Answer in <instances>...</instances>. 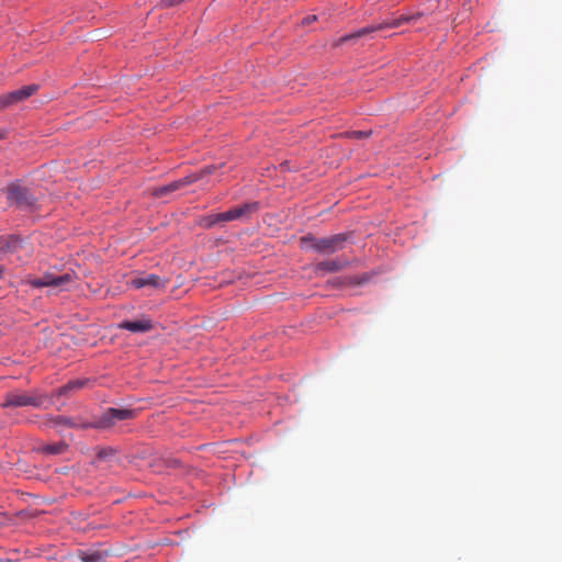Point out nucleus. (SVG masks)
<instances>
[{
    "label": "nucleus",
    "instance_id": "nucleus-1",
    "mask_svg": "<svg viewBox=\"0 0 562 562\" xmlns=\"http://www.w3.org/2000/svg\"><path fill=\"white\" fill-rule=\"evenodd\" d=\"M351 238L350 233H340L329 237L315 238L311 235L302 237V243L322 255H331L345 248L346 243Z\"/></svg>",
    "mask_w": 562,
    "mask_h": 562
},
{
    "label": "nucleus",
    "instance_id": "nucleus-2",
    "mask_svg": "<svg viewBox=\"0 0 562 562\" xmlns=\"http://www.w3.org/2000/svg\"><path fill=\"white\" fill-rule=\"evenodd\" d=\"M47 401V395L37 390H33L31 392L12 391L4 395L1 407L9 408L31 406L40 408L43 407Z\"/></svg>",
    "mask_w": 562,
    "mask_h": 562
},
{
    "label": "nucleus",
    "instance_id": "nucleus-3",
    "mask_svg": "<svg viewBox=\"0 0 562 562\" xmlns=\"http://www.w3.org/2000/svg\"><path fill=\"white\" fill-rule=\"evenodd\" d=\"M418 18H419V14H417V15H405V14H402V15H400L397 18H387V19H385V20H383V21H381L379 23H373L371 25L362 27V29L358 30L355 33L341 36L336 42L335 45H337V46L341 45V44L346 43L349 40L358 38V37L368 35V34L373 33V32L383 31V30H386V29L398 27V26H401L403 24L411 23L412 21H415Z\"/></svg>",
    "mask_w": 562,
    "mask_h": 562
},
{
    "label": "nucleus",
    "instance_id": "nucleus-4",
    "mask_svg": "<svg viewBox=\"0 0 562 562\" xmlns=\"http://www.w3.org/2000/svg\"><path fill=\"white\" fill-rule=\"evenodd\" d=\"M135 417L136 411L134 409L110 407L99 418L85 425V427L108 429L114 426L117 422L133 419Z\"/></svg>",
    "mask_w": 562,
    "mask_h": 562
},
{
    "label": "nucleus",
    "instance_id": "nucleus-5",
    "mask_svg": "<svg viewBox=\"0 0 562 562\" xmlns=\"http://www.w3.org/2000/svg\"><path fill=\"white\" fill-rule=\"evenodd\" d=\"M74 273H64L59 276H55L54 273L46 272L41 278H34L32 276H26L23 280V283L31 285L32 288H64L68 283L72 282Z\"/></svg>",
    "mask_w": 562,
    "mask_h": 562
},
{
    "label": "nucleus",
    "instance_id": "nucleus-6",
    "mask_svg": "<svg viewBox=\"0 0 562 562\" xmlns=\"http://www.w3.org/2000/svg\"><path fill=\"white\" fill-rule=\"evenodd\" d=\"M259 210L258 202H246L241 205L234 206L226 212L213 215V224L221 222H229L235 220H244Z\"/></svg>",
    "mask_w": 562,
    "mask_h": 562
},
{
    "label": "nucleus",
    "instance_id": "nucleus-7",
    "mask_svg": "<svg viewBox=\"0 0 562 562\" xmlns=\"http://www.w3.org/2000/svg\"><path fill=\"white\" fill-rule=\"evenodd\" d=\"M7 199L10 204H14L22 209H30L36 202V198L30 192V190L19 183H11L8 186Z\"/></svg>",
    "mask_w": 562,
    "mask_h": 562
},
{
    "label": "nucleus",
    "instance_id": "nucleus-8",
    "mask_svg": "<svg viewBox=\"0 0 562 562\" xmlns=\"http://www.w3.org/2000/svg\"><path fill=\"white\" fill-rule=\"evenodd\" d=\"M198 180L196 176H188L178 180H175L168 184L159 186L151 189V195L155 198H169L176 193L182 191L186 187Z\"/></svg>",
    "mask_w": 562,
    "mask_h": 562
},
{
    "label": "nucleus",
    "instance_id": "nucleus-9",
    "mask_svg": "<svg viewBox=\"0 0 562 562\" xmlns=\"http://www.w3.org/2000/svg\"><path fill=\"white\" fill-rule=\"evenodd\" d=\"M40 86L32 83L0 97V110L16 104L35 94Z\"/></svg>",
    "mask_w": 562,
    "mask_h": 562
},
{
    "label": "nucleus",
    "instance_id": "nucleus-10",
    "mask_svg": "<svg viewBox=\"0 0 562 562\" xmlns=\"http://www.w3.org/2000/svg\"><path fill=\"white\" fill-rule=\"evenodd\" d=\"M131 285L135 289L142 288H153V289H162L165 288L167 281L162 280L157 274H143L131 280Z\"/></svg>",
    "mask_w": 562,
    "mask_h": 562
},
{
    "label": "nucleus",
    "instance_id": "nucleus-11",
    "mask_svg": "<svg viewBox=\"0 0 562 562\" xmlns=\"http://www.w3.org/2000/svg\"><path fill=\"white\" fill-rule=\"evenodd\" d=\"M117 327L132 333H147L153 328V322L150 318L142 317L135 321H123Z\"/></svg>",
    "mask_w": 562,
    "mask_h": 562
},
{
    "label": "nucleus",
    "instance_id": "nucleus-12",
    "mask_svg": "<svg viewBox=\"0 0 562 562\" xmlns=\"http://www.w3.org/2000/svg\"><path fill=\"white\" fill-rule=\"evenodd\" d=\"M347 265L348 261L341 259L324 260L316 265V270L323 272H337L342 270Z\"/></svg>",
    "mask_w": 562,
    "mask_h": 562
},
{
    "label": "nucleus",
    "instance_id": "nucleus-13",
    "mask_svg": "<svg viewBox=\"0 0 562 562\" xmlns=\"http://www.w3.org/2000/svg\"><path fill=\"white\" fill-rule=\"evenodd\" d=\"M81 562H105L106 554L100 551H79Z\"/></svg>",
    "mask_w": 562,
    "mask_h": 562
},
{
    "label": "nucleus",
    "instance_id": "nucleus-14",
    "mask_svg": "<svg viewBox=\"0 0 562 562\" xmlns=\"http://www.w3.org/2000/svg\"><path fill=\"white\" fill-rule=\"evenodd\" d=\"M22 247V240L18 236H8L2 244L1 250L5 252L18 251Z\"/></svg>",
    "mask_w": 562,
    "mask_h": 562
},
{
    "label": "nucleus",
    "instance_id": "nucleus-15",
    "mask_svg": "<svg viewBox=\"0 0 562 562\" xmlns=\"http://www.w3.org/2000/svg\"><path fill=\"white\" fill-rule=\"evenodd\" d=\"M67 448V445L64 442H58L54 445H45L42 448V452L46 454H60L63 453Z\"/></svg>",
    "mask_w": 562,
    "mask_h": 562
},
{
    "label": "nucleus",
    "instance_id": "nucleus-16",
    "mask_svg": "<svg viewBox=\"0 0 562 562\" xmlns=\"http://www.w3.org/2000/svg\"><path fill=\"white\" fill-rule=\"evenodd\" d=\"M85 380H74L59 389V395L67 394L69 391L77 390L83 386Z\"/></svg>",
    "mask_w": 562,
    "mask_h": 562
},
{
    "label": "nucleus",
    "instance_id": "nucleus-17",
    "mask_svg": "<svg viewBox=\"0 0 562 562\" xmlns=\"http://www.w3.org/2000/svg\"><path fill=\"white\" fill-rule=\"evenodd\" d=\"M54 423L56 424H61V425H67V426H74V424L66 417H63V416H57L55 419H54Z\"/></svg>",
    "mask_w": 562,
    "mask_h": 562
},
{
    "label": "nucleus",
    "instance_id": "nucleus-18",
    "mask_svg": "<svg viewBox=\"0 0 562 562\" xmlns=\"http://www.w3.org/2000/svg\"><path fill=\"white\" fill-rule=\"evenodd\" d=\"M370 134V132H362V131H355L351 133V135L356 138H363V137H368Z\"/></svg>",
    "mask_w": 562,
    "mask_h": 562
},
{
    "label": "nucleus",
    "instance_id": "nucleus-19",
    "mask_svg": "<svg viewBox=\"0 0 562 562\" xmlns=\"http://www.w3.org/2000/svg\"><path fill=\"white\" fill-rule=\"evenodd\" d=\"M315 20H316V15H308V16L303 19L302 23L303 24H310V23H312Z\"/></svg>",
    "mask_w": 562,
    "mask_h": 562
},
{
    "label": "nucleus",
    "instance_id": "nucleus-20",
    "mask_svg": "<svg viewBox=\"0 0 562 562\" xmlns=\"http://www.w3.org/2000/svg\"><path fill=\"white\" fill-rule=\"evenodd\" d=\"M111 451L102 450L99 452V458H106Z\"/></svg>",
    "mask_w": 562,
    "mask_h": 562
},
{
    "label": "nucleus",
    "instance_id": "nucleus-21",
    "mask_svg": "<svg viewBox=\"0 0 562 562\" xmlns=\"http://www.w3.org/2000/svg\"><path fill=\"white\" fill-rule=\"evenodd\" d=\"M366 280H367V278H363V279H361V280H357V281H355V283H356V284H360V283L364 282Z\"/></svg>",
    "mask_w": 562,
    "mask_h": 562
},
{
    "label": "nucleus",
    "instance_id": "nucleus-22",
    "mask_svg": "<svg viewBox=\"0 0 562 562\" xmlns=\"http://www.w3.org/2000/svg\"><path fill=\"white\" fill-rule=\"evenodd\" d=\"M3 271H4L3 267H2V266H0V279H1V278H2V276H3Z\"/></svg>",
    "mask_w": 562,
    "mask_h": 562
},
{
    "label": "nucleus",
    "instance_id": "nucleus-23",
    "mask_svg": "<svg viewBox=\"0 0 562 562\" xmlns=\"http://www.w3.org/2000/svg\"><path fill=\"white\" fill-rule=\"evenodd\" d=\"M2 138V135L0 134V139Z\"/></svg>",
    "mask_w": 562,
    "mask_h": 562
}]
</instances>
